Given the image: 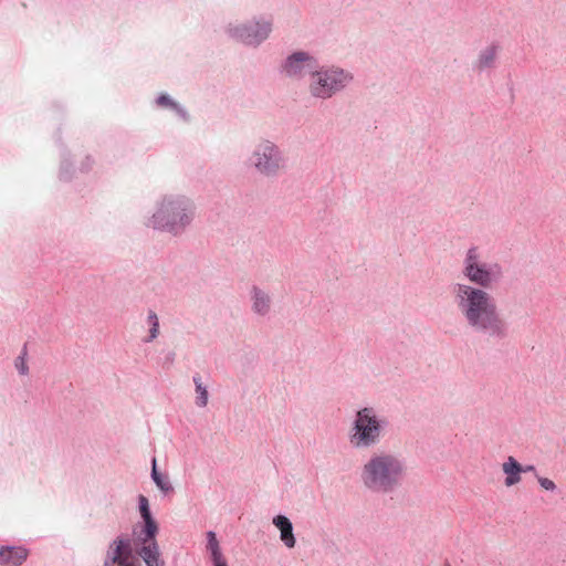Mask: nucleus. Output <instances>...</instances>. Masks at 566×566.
<instances>
[{
    "label": "nucleus",
    "mask_w": 566,
    "mask_h": 566,
    "mask_svg": "<svg viewBox=\"0 0 566 566\" xmlns=\"http://www.w3.org/2000/svg\"><path fill=\"white\" fill-rule=\"evenodd\" d=\"M538 482L541 486L547 491H554L556 488L555 483L547 478H539Z\"/></svg>",
    "instance_id": "4be33fe9"
},
{
    "label": "nucleus",
    "mask_w": 566,
    "mask_h": 566,
    "mask_svg": "<svg viewBox=\"0 0 566 566\" xmlns=\"http://www.w3.org/2000/svg\"><path fill=\"white\" fill-rule=\"evenodd\" d=\"M253 308L255 312L260 314H264L268 312L270 306V300L268 295H265L263 292L254 289V296H253Z\"/></svg>",
    "instance_id": "a211bd4d"
},
{
    "label": "nucleus",
    "mask_w": 566,
    "mask_h": 566,
    "mask_svg": "<svg viewBox=\"0 0 566 566\" xmlns=\"http://www.w3.org/2000/svg\"><path fill=\"white\" fill-rule=\"evenodd\" d=\"M159 333V323H154V325H150V335L147 339V342H150L157 337Z\"/></svg>",
    "instance_id": "5701e85b"
},
{
    "label": "nucleus",
    "mask_w": 566,
    "mask_h": 566,
    "mask_svg": "<svg viewBox=\"0 0 566 566\" xmlns=\"http://www.w3.org/2000/svg\"><path fill=\"white\" fill-rule=\"evenodd\" d=\"M463 273L471 282L483 287H489L493 282V273L481 262L476 248L468 251Z\"/></svg>",
    "instance_id": "423d86ee"
},
{
    "label": "nucleus",
    "mask_w": 566,
    "mask_h": 566,
    "mask_svg": "<svg viewBox=\"0 0 566 566\" xmlns=\"http://www.w3.org/2000/svg\"><path fill=\"white\" fill-rule=\"evenodd\" d=\"M188 203L185 200H165L154 214V224L176 232L189 222Z\"/></svg>",
    "instance_id": "20e7f679"
},
{
    "label": "nucleus",
    "mask_w": 566,
    "mask_h": 566,
    "mask_svg": "<svg viewBox=\"0 0 566 566\" xmlns=\"http://www.w3.org/2000/svg\"><path fill=\"white\" fill-rule=\"evenodd\" d=\"M533 470V467L523 468L520 462H503V472L505 473V485L512 486L520 482L521 473Z\"/></svg>",
    "instance_id": "dca6fc26"
},
{
    "label": "nucleus",
    "mask_w": 566,
    "mask_h": 566,
    "mask_svg": "<svg viewBox=\"0 0 566 566\" xmlns=\"http://www.w3.org/2000/svg\"><path fill=\"white\" fill-rule=\"evenodd\" d=\"M153 463V468H151V478L154 480V482L156 483V485L163 491V492H169L172 490L171 488V484L168 480V478L164 474H161L158 470H157V462H151Z\"/></svg>",
    "instance_id": "f3484780"
},
{
    "label": "nucleus",
    "mask_w": 566,
    "mask_h": 566,
    "mask_svg": "<svg viewBox=\"0 0 566 566\" xmlns=\"http://www.w3.org/2000/svg\"><path fill=\"white\" fill-rule=\"evenodd\" d=\"M284 69L289 75H300L313 70L314 61L306 53L298 52L287 59Z\"/></svg>",
    "instance_id": "9b49d317"
},
{
    "label": "nucleus",
    "mask_w": 566,
    "mask_h": 566,
    "mask_svg": "<svg viewBox=\"0 0 566 566\" xmlns=\"http://www.w3.org/2000/svg\"><path fill=\"white\" fill-rule=\"evenodd\" d=\"M347 80V74L339 70L319 72L313 75L311 92L317 97L326 98L342 88Z\"/></svg>",
    "instance_id": "39448f33"
},
{
    "label": "nucleus",
    "mask_w": 566,
    "mask_h": 566,
    "mask_svg": "<svg viewBox=\"0 0 566 566\" xmlns=\"http://www.w3.org/2000/svg\"><path fill=\"white\" fill-rule=\"evenodd\" d=\"M402 471L400 462H367L361 478L369 490L388 492L399 482Z\"/></svg>",
    "instance_id": "f03ea898"
},
{
    "label": "nucleus",
    "mask_w": 566,
    "mask_h": 566,
    "mask_svg": "<svg viewBox=\"0 0 566 566\" xmlns=\"http://www.w3.org/2000/svg\"><path fill=\"white\" fill-rule=\"evenodd\" d=\"M157 103L158 105L160 106H172L174 103L171 102V99L167 96V95H161L158 99H157Z\"/></svg>",
    "instance_id": "b1692460"
},
{
    "label": "nucleus",
    "mask_w": 566,
    "mask_h": 566,
    "mask_svg": "<svg viewBox=\"0 0 566 566\" xmlns=\"http://www.w3.org/2000/svg\"><path fill=\"white\" fill-rule=\"evenodd\" d=\"M193 381L196 385V391L198 394L197 405L200 407H205L208 403V391L206 387L202 385L200 376H195Z\"/></svg>",
    "instance_id": "6ab92c4d"
},
{
    "label": "nucleus",
    "mask_w": 566,
    "mask_h": 566,
    "mask_svg": "<svg viewBox=\"0 0 566 566\" xmlns=\"http://www.w3.org/2000/svg\"><path fill=\"white\" fill-rule=\"evenodd\" d=\"M281 156L276 147L270 142H263L254 153V165L263 174L271 175L281 168Z\"/></svg>",
    "instance_id": "6e6552de"
},
{
    "label": "nucleus",
    "mask_w": 566,
    "mask_h": 566,
    "mask_svg": "<svg viewBox=\"0 0 566 566\" xmlns=\"http://www.w3.org/2000/svg\"><path fill=\"white\" fill-rule=\"evenodd\" d=\"M148 323L149 325H154V323H159L156 313L153 311L148 313Z\"/></svg>",
    "instance_id": "393cba45"
},
{
    "label": "nucleus",
    "mask_w": 566,
    "mask_h": 566,
    "mask_svg": "<svg viewBox=\"0 0 566 566\" xmlns=\"http://www.w3.org/2000/svg\"><path fill=\"white\" fill-rule=\"evenodd\" d=\"M25 356H27V350L24 348L22 350V354L15 360V367L21 375H27L28 370H29L27 360H25Z\"/></svg>",
    "instance_id": "412c9836"
},
{
    "label": "nucleus",
    "mask_w": 566,
    "mask_h": 566,
    "mask_svg": "<svg viewBox=\"0 0 566 566\" xmlns=\"http://www.w3.org/2000/svg\"><path fill=\"white\" fill-rule=\"evenodd\" d=\"M380 436V422L371 408H364L357 412L350 442L356 447H369Z\"/></svg>",
    "instance_id": "7ed1b4c3"
},
{
    "label": "nucleus",
    "mask_w": 566,
    "mask_h": 566,
    "mask_svg": "<svg viewBox=\"0 0 566 566\" xmlns=\"http://www.w3.org/2000/svg\"><path fill=\"white\" fill-rule=\"evenodd\" d=\"M454 295L458 308L471 327L497 336L505 334V323L488 292L468 284H457Z\"/></svg>",
    "instance_id": "f257e3e1"
},
{
    "label": "nucleus",
    "mask_w": 566,
    "mask_h": 566,
    "mask_svg": "<svg viewBox=\"0 0 566 566\" xmlns=\"http://www.w3.org/2000/svg\"><path fill=\"white\" fill-rule=\"evenodd\" d=\"M207 551L210 553L212 566H228L227 559L222 554L216 533H207Z\"/></svg>",
    "instance_id": "2eb2a0df"
},
{
    "label": "nucleus",
    "mask_w": 566,
    "mask_h": 566,
    "mask_svg": "<svg viewBox=\"0 0 566 566\" xmlns=\"http://www.w3.org/2000/svg\"><path fill=\"white\" fill-rule=\"evenodd\" d=\"M29 551L23 546H4L0 548L1 566H20L27 560Z\"/></svg>",
    "instance_id": "f8f14e48"
},
{
    "label": "nucleus",
    "mask_w": 566,
    "mask_h": 566,
    "mask_svg": "<svg viewBox=\"0 0 566 566\" xmlns=\"http://www.w3.org/2000/svg\"><path fill=\"white\" fill-rule=\"evenodd\" d=\"M444 566H451L450 564H446Z\"/></svg>",
    "instance_id": "a878e982"
},
{
    "label": "nucleus",
    "mask_w": 566,
    "mask_h": 566,
    "mask_svg": "<svg viewBox=\"0 0 566 566\" xmlns=\"http://www.w3.org/2000/svg\"><path fill=\"white\" fill-rule=\"evenodd\" d=\"M103 566H140L133 560L130 539L122 536L115 538L109 544Z\"/></svg>",
    "instance_id": "0eeeda50"
},
{
    "label": "nucleus",
    "mask_w": 566,
    "mask_h": 566,
    "mask_svg": "<svg viewBox=\"0 0 566 566\" xmlns=\"http://www.w3.org/2000/svg\"><path fill=\"white\" fill-rule=\"evenodd\" d=\"M273 525L280 531V539L287 548H293L296 539L293 533V524L289 517L277 514L272 520Z\"/></svg>",
    "instance_id": "ddd939ff"
},
{
    "label": "nucleus",
    "mask_w": 566,
    "mask_h": 566,
    "mask_svg": "<svg viewBox=\"0 0 566 566\" xmlns=\"http://www.w3.org/2000/svg\"><path fill=\"white\" fill-rule=\"evenodd\" d=\"M138 554L145 562L146 566H165V560L160 557V549L156 537H154V539H149L147 544H143Z\"/></svg>",
    "instance_id": "4468645a"
},
{
    "label": "nucleus",
    "mask_w": 566,
    "mask_h": 566,
    "mask_svg": "<svg viewBox=\"0 0 566 566\" xmlns=\"http://www.w3.org/2000/svg\"><path fill=\"white\" fill-rule=\"evenodd\" d=\"M138 504L140 516L144 521V526L138 535V541L142 544H147L149 539H154V537H156L158 533V524L151 515L148 499L144 495H139Z\"/></svg>",
    "instance_id": "9d476101"
},
{
    "label": "nucleus",
    "mask_w": 566,
    "mask_h": 566,
    "mask_svg": "<svg viewBox=\"0 0 566 566\" xmlns=\"http://www.w3.org/2000/svg\"><path fill=\"white\" fill-rule=\"evenodd\" d=\"M270 32L271 24L269 22H255L237 28L234 35L245 44L256 45L266 39Z\"/></svg>",
    "instance_id": "1a4fd4ad"
},
{
    "label": "nucleus",
    "mask_w": 566,
    "mask_h": 566,
    "mask_svg": "<svg viewBox=\"0 0 566 566\" xmlns=\"http://www.w3.org/2000/svg\"><path fill=\"white\" fill-rule=\"evenodd\" d=\"M495 57V49L488 48L480 56V65L486 66L489 65Z\"/></svg>",
    "instance_id": "aec40b11"
}]
</instances>
